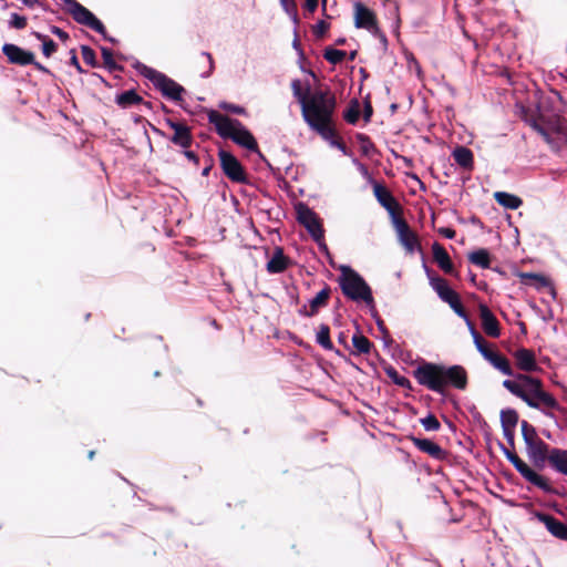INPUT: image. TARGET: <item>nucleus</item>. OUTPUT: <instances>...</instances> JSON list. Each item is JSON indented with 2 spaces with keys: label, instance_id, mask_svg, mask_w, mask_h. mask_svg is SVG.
I'll return each mask as SVG.
<instances>
[{
  "label": "nucleus",
  "instance_id": "3",
  "mask_svg": "<svg viewBox=\"0 0 567 567\" xmlns=\"http://www.w3.org/2000/svg\"><path fill=\"white\" fill-rule=\"evenodd\" d=\"M417 383L426 389L444 395L449 385L465 390L467 372L462 365L445 367L433 362H423L413 370Z\"/></svg>",
  "mask_w": 567,
  "mask_h": 567
},
{
  "label": "nucleus",
  "instance_id": "22",
  "mask_svg": "<svg viewBox=\"0 0 567 567\" xmlns=\"http://www.w3.org/2000/svg\"><path fill=\"white\" fill-rule=\"evenodd\" d=\"M483 358L487 360L496 370L508 377H515L509 360L499 351L491 348Z\"/></svg>",
  "mask_w": 567,
  "mask_h": 567
},
{
  "label": "nucleus",
  "instance_id": "28",
  "mask_svg": "<svg viewBox=\"0 0 567 567\" xmlns=\"http://www.w3.org/2000/svg\"><path fill=\"white\" fill-rule=\"evenodd\" d=\"M289 265V258L284 254L281 247H276L272 257L267 262V271L270 274L284 272Z\"/></svg>",
  "mask_w": 567,
  "mask_h": 567
},
{
  "label": "nucleus",
  "instance_id": "17",
  "mask_svg": "<svg viewBox=\"0 0 567 567\" xmlns=\"http://www.w3.org/2000/svg\"><path fill=\"white\" fill-rule=\"evenodd\" d=\"M330 296L331 288L328 285H324V287L316 295V297L309 301V308L303 306L299 310V313L303 317H315L321 308L328 306Z\"/></svg>",
  "mask_w": 567,
  "mask_h": 567
},
{
  "label": "nucleus",
  "instance_id": "7",
  "mask_svg": "<svg viewBox=\"0 0 567 567\" xmlns=\"http://www.w3.org/2000/svg\"><path fill=\"white\" fill-rule=\"evenodd\" d=\"M145 76L165 97L175 102L182 101V94L185 92V89L173 79L154 69H147Z\"/></svg>",
  "mask_w": 567,
  "mask_h": 567
},
{
  "label": "nucleus",
  "instance_id": "16",
  "mask_svg": "<svg viewBox=\"0 0 567 567\" xmlns=\"http://www.w3.org/2000/svg\"><path fill=\"white\" fill-rule=\"evenodd\" d=\"M480 318L484 332L491 338L501 336V327L497 318L485 303H480Z\"/></svg>",
  "mask_w": 567,
  "mask_h": 567
},
{
  "label": "nucleus",
  "instance_id": "13",
  "mask_svg": "<svg viewBox=\"0 0 567 567\" xmlns=\"http://www.w3.org/2000/svg\"><path fill=\"white\" fill-rule=\"evenodd\" d=\"M354 24L357 28L365 29L372 34L380 33L375 13L362 2L354 3Z\"/></svg>",
  "mask_w": 567,
  "mask_h": 567
},
{
  "label": "nucleus",
  "instance_id": "48",
  "mask_svg": "<svg viewBox=\"0 0 567 567\" xmlns=\"http://www.w3.org/2000/svg\"><path fill=\"white\" fill-rule=\"evenodd\" d=\"M28 20L25 17L18 13H12L9 20V27L17 30H22L27 27Z\"/></svg>",
  "mask_w": 567,
  "mask_h": 567
},
{
  "label": "nucleus",
  "instance_id": "30",
  "mask_svg": "<svg viewBox=\"0 0 567 567\" xmlns=\"http://www.w3.org/2000/svg\"><path fill=\"white\" fill-rule=\"evenodd\" d=\"M548 463L558 473L567 475V450L551 449Z\"/></svg>",
  "mask_w": 567,
  "mask_h": 567
},
{
  "label": "nucleus",
  "instance_id": "34",
  "mask_svg": "<svg viewBox=\"0 0 567 567\" xmlns=\"http://www.w3.org/2000/svg\"><path fill=\"white\" fill-rule=\"evenodd\" d=\"M495 200L507 209H517L523 205L522 198L506 192H496L494 194Z\"/></svg>",
  "mask_w": 567,
  "mask_h": 567
},
{
  "label": "nucleus",
  "instance_id": "39",
  "mask_svg": "<svg viewBox=\"0 0 567 567\" xmlns=\"http://www.w3.org/2000/svg\"><path fill=\"white\" fill-rule=\"evenodd\" d=\"M33 35L42 42V53L45 58H50L56 52L58 45L51 38L40 32H33Z\"/></svg>",
  "mask_w": 567,
  "mask_h": 567
},
{
  "label": "nucleus",
  "instance_id": "31",
  "mask_svg": "<svg viewBox=\"0 0 567 567\" xmlns=\"http://www.w3.org/2000/svg\"><path fill=\"white\" fill-rule=\"evenodd\" d=\"M518 277L520 281L525 285H533L537 289L545 288L551 286L550 279L542 274L535 272H519Z\"/></svg>",
  "mask_w": 567,
  "mask_h": 567
},
{
  "label": "nucleus",
  "instance_id": "27",
  "mask_svg": "<svg viewBox=\"0 0 567 567\" xmlns=\"http://www.w3.org/2000/svg\"><path fill=\"white\" fill-rule=\"evenodd\" d=\"M430 282L432 288L444 302L450 303L452 300L458 297V293L449 286L444 278L440 276H433L430 277Z\"/></svg>",
  "mask_w": 567,
  "mask_h": 567
},
{
  "label": "nucleus",
  "instance_id": "26",
  "mask_svg": "<svg viewBox=\"0 0 567 567\" xmlns=\"http://www.w3.org/2000/svg\"><path fill=\"white\" fill-rule=\"evenodd\" d=\"M538 518L553 536L567 542V525L565 523L549 514H539Z\"/></svg>",
  "mask_w": 567,
  "mask_h": 567
},
{
  "label": "nucleus",
  "instance_id": "41",
  "mask_svg": "<svg viewBox=\"0 0 567 567\" xmlns=\"http://www.w3.org/2000/svg\"><path fill=\"white\" fill-rule=\"evenodd\" d=\"M520 427H522L523 440L526 445H528L533 442L535 443V441L540 439L537 434L535 426L532 425L530 423H528L527 421L523 420L520 422Z\"/></svg>",
  "mask_w": 567,
  "mask_h": 567
},
{
  "label": "nucleus",
  "instance_id": "14",
  "mask_svg": "<svg viewBox=\"0 0 567 567\" xmlns=\"http://www.w3.org/2000/svg\"><path fill=\"white\" fill-rule=\"evenodd\" d=\"M409 440L420 452L427 454L436 461H446L449 458L450 453L430 439L411 435Z\"/></svg>",
  "mask_w": 567,
  "mask_h": 567
},
{
  "label": "nucleus",
  "instance_id": "11",
  "mask_svg": "<svg viewBox=\"0 0 567 567\" xmlns=\"http://www.w3.org/2000/svg\"><path fill=\"white\" fill-rule=\"evenodd\" d=\"M373 193L379 204L390 214L392 221L403 216L402 206L383 184L374 183Z\"/></svg>",
  "mask_w": 567,
  "mask_h": 567
},
{
  "label": "nucleus",
  "instance_id": "9",
  "mask_svg": "<svg viewBox=\"0 0 567 567\" xmlns=\"http://www.w3.org/2000/svg\"><path fill=\"white\" fill-rule=\"evenodd\" d=\"M392 223L399 241L404 247L406 252L413 254L415 250H422L417 234L411 229L410 225L403 216L396 218Z\"/></svg>",
  "mask_w": 567,
  "mask_h": 567
},
{
  "label": "nucleus",
  "instance_id": "1",
  "mask_svg": "<svg viewBox=\"0 0 567 567\" xmlns=\"http://www.w3.org/2000/svg\"><path fill=\"white\" fill-rule=\"evenodd\" d=\"M293 96L301 105V114L308 126L322 138H331L336 135L333 114L337 100L330 90H317L311 92L310 86L302 87L301 81L291 82Z\"/></svg>",
  "mask_w": 567,
  "mask_h": 567
},
{
  "label": "nucleus",
  "instance_id": "46",
  "mask_svg": "<svg viewBox=\"0 0 567 567\" xmlns=\"http://www.w3.org/2000/svg\"><path fill=\"white\" fill-rule=\"evenodd\" d=\"M81 53H82L83 61L86 64H89L93 68L97 65L96 55L92 48H90L89 45H82Z\"/></svg>",
  "mask_w": 567,
  "mask_h": 567
},
{
  "label": "nucleus",
  "instance_id": "8",
  "mask_svg": "<svg viewBox=\"0 0 567 567\" xmlns=\"http://www.w3.org/2000/svg\"><path fill=\"white\" fill-rule=\"evenodd\" d=\"M297 219L306 227L311 237L320 243L323 240L324 230L318 215L310 209L307 205L299 204L297 207Z\"/></svg>",
  "mask_w": 567,
  "mask_h": 567
},
{
  "label": "nucleus",
  "instance_id": "40",
  "mask_svg": "<svg viewBox=\"0 0 567 567\" xmlns=\"http://www.w3.org/2000/svg\"><path fill=\"white\" fill-rule=\"evenodd\" d=\"M360 117V103L357 99L351 100L348 109L343 113V118L349 124H355Z\"/></svg>",
  "mask_w": 567,
  "mask_h": 567
},
{
  "label": "nucleus",
  "instance_id": "61",
  "mask_svg": "<svg viewBox=\"0 0 567 567\" xmlns=\"http://www.w3.org/2000/svg\"><path fill=\"white\" fill-rule=\"evenodd\" d=\"M318 8V0H305V9L313 13Z\"/></svg>",
  "mask_w": 567,
  "mask_h": 567
},
{
  "label": "nucleus",
  "instance_id": "44",
  "mask_svg": "<svg viewBox=\"0 0 567 567\" xmlns=\"http://www.w3.org/2000/svg\"><path fill=\"white\" fill-rule=\"evenodd\" d=\"M285 12L290 16L295 24H299L298 6L296 0H279Z\"/></svg>",
  "mask_w": 567,
  "mask_h": 567
},
{
  "label": "nucleus",
  "instance_id": "63",
  "mask_svg": "<svg viewBox=\"0 0 567 567\" xmlns=\"http://www.w3.org/2000/svg\"><path fill=\"white\" fill-rule=\"evenodd\" d=\"M31 65H33L38 71L40 72H43V73H50V70L48 68H45L44 65H42L40 62L35 61L34 60V63H30Z\"/></svg>",
  "mask_w": 567,
  "mask_h": 567
},
{
  "label": "nucleus",
  "instance_id": "21",
  "mask_svg": "<svg viewBox=\"0 0 567 567\" xmlns=\"http://www.w3.org/2000/svg\"><path fill=\"white\" fill-rule=\"evenodd\" d=\"M515 470L529 483L537 486L542 491L546 493H551L553 487L550 486L548 480L538 473H536L533 468H530L524 461L518 464V467Z\"/></svg>",
  "mask_w": 567,
  "mask_h": 567
},
{
  "label": "nucleus",
  "instance_id": "37",
  "mask_svg": "<svg viewBox=\"0 0 567 567\" xmlns=\"http://www.w3.org/2000/svg\"><path fill=\"white\" fill-rule=\"evenodd\" d=\"M519 420V415L514 409H505L501 411L502 427L515 429Z\"/></svg>",
  "mask_w": 567,
  "mask_h": 567
},
{
  "label": "nucleus",
  "instance_id": "49",
  "mask_svg": "<svg viewBox=\"0 0 567 567\" xmlns=\"http://www.w3.org/2000/svg\"><path fill=\"white\" fill-rule=\"evenodd\" d=\"M329 28H330V23H328L324 20H319L312 27V32H313L316 38L321 39V38H323L326 35V33L328 32Z\"/></svg>",
  "mask_w": 567,
  "mask_h": 567
},
{
  "label": "nucleus",
  "instance_id": "23",
  "mask_svg": "<svg viewBox=\"0 0 567 567\" xmlns=\"http://www.w3.org/2000/svg\"><path fill=\"white\" fill-rule=\"evenodd\" d=\"M483 358L487 360L496 370L508 377H515L509 360L499 351L491 348Z\"/></svg>",
  "mask_w": 567,
  "mask_h": 567
},
{
  "label": "nucleus",
  "instance_id": "42",
  "mask_svg": "<svg viewBox=\"0 0 567 567\" xmlns=\"http://www.w3.org/2000/svg\"><path fill=\"white\" fill-rule=\"evenodd\" d=\"M347 56V52L342 50L334 49L332 47H327L323 51V58L331 64L341 63Z\"/></svg>",
  "mask_w": 567,
  "mask_h": 567
},
{
  "label": "nucleus",
  "instance_id": "45",
  "mask_svg": "<svg viewBox=\"0 0 567 567\" xmlns=\"http://www.w3.org/2000/svg\"><path fill=\"white\" fill-rule=\"evenodd\" d=\"M420 423L426 431H439L441 429V423L434 414L421 419Z\"/></svg>",
  "mask_w": 567,
  "mask_h": 567
},
{
  "label": "nucleus",
  "instance_id": "6",
  "mask_svg": "<svg viewBox=\"0 0 567 567\" xmlns=\"http://www.w3.org/2000/svg\"><path fill=\"white\" fill-rule=\"evenodd\" d=\"M65 4L66 12L79 24L85 25L95 32L103 35V38L112 43H116L114 38L107 35L104 24L84 6L76 0H62Z\"/></svg>",
  "mask_w": 567,
  "mask_h": 567
},
{
  "label": "nucleus",
  "instance_id": "43",
  "mask_svg": "<svg viewBox=\"0 0 567 567\" xmlns=\"http://www.w3.org/2000/svg\"><path fill=\"white\" fill-rule=\"evenodd\" d=\"M103 63L109 71H123V66L117 64L114 60L113 52L109 48H101Z\"/></svg>",
  "mask_w": 567,
  "mask_h": 567
},
{
  "label": "nucleus",
  "instance_id": "55",
  "mask_svg": "<svg viewBox=\"0 0 567 567\" xmlns=\"http://www.w3.org/2000/svg\"><path fill=\"white\" fill-rule=\"evenodd\" d=\"M505 439L508 444L514 449L515 446V429L502 427Z\"/></svg>",
  "mask_w": 567,
  "mask_h": 567
},
{
  "label": "nucleus",
  "instance_id": "52",
  "mask_svg": "<svg viewBox=\"0 0 567 567\" xmlns=\"http://www.w3.org/2000/svg\"><path fill=\"white\" fill-rule=\"evenodd\" d=\"M327 141H330L331 142V145L336 146L338 150H340L344 155H348V146L346 145V143L340 138L338 137V135L336 134L333 137L331 138H326Z\"/></svg>",
  "mask_w": 567,
  "mask_h": 567
},
{
  "label": "nucleus",
  "instance_id": "20",
  "mask_svg": "<svg viewBox=\"0 0 567 567\" xmlns=\"http://www.w3.org/2000/svg\"><path fill=\"white\" fill-rule=\"evenodd\" d=\"M527 454L533 461L535 466L542 468L546 461H549L550 450L549 445L542 439L526 445Z\"/></svg>",
  "mask_w": 567,
  "mask_h": 567
},
{
  "label": "nucleus",
  "instance_id": "58",
  "mask_svg": "<svg viewBox=\"0 0 567 567\" xmlns=\"http://www.w3.org/2000/svg\"><path fill=\"white\" fill-rule=\"evenodd\" d=\"M439 233L447 239H453L456 236V231L450 227H442Z\"/></svg>",
  "mask_w": 567,
  "mask_h": 567
},
{
  "label": "nucleus",
  "instance_id": "57",
  "mask_svg": "<svg viewBox=\"0 0 567 567\" xmlns=\"http://www.w3.org/2000/svg\"><path fill=\"white\" fill-rule=\"evenodd\" d=\"M372 114H373V107L371 105V102L370 101H365L364 102V107H363V120L365 122H370Z\"/></svg>",
  "mask_w": 567,
  "mask_h": 567
},
{
  "label": "nucleus",
  "instance_id": "38",
  "mask_svg": "<svg viewBox=\"0 0 567 567\" xmlns=\"http://www.w3.org/2000/svg\"><path fill=\"white\" fill-rule=\"evenodd\" d=\"M384 372L394 384L408 390L413 389L411 381L408 378L401 375L393 367H386Z\"/></svg>",
  "mask_w": 567,
  "mask_h": 567
},
{
  "label": "nucleus",
  "instance_id": "32",
  "mask_svg": "<svg viewBox=\"0 0 567 567\" xmlns=\"http://www.w3.org/2000/svg\"><path fill=\"white\" fill-rule=\"evenodd\" d=\"M116 104L122 109H128L143 102V97L135 90H128L115 97Z\"/></svg>",
  "mask_w": 567,
  "mask_h": 567
},
{
  "label": "nucleus",
  "instance_id": "51",
  "mask_svg": "<svg viewBox=\"0 0 567 567\" xmlns=\"http://www.w3.org/2000/svg\"><path fill=\"white\" fill-rule=\"evenodd\" d=\"M220 107L227 112H230L233 114L244 115L246 114L245 107L231 103H224L220 105Z\"/></svg>",
  "mask_w": 567,
  "mask_h": 567
},
{
  "label": "nucleus",
  "instance_id": "60",
  "mask_svg": "<svg viewBox=\"0 0 567 567\" xmlns=\"http://www.w3.org/2000/svg\"><path fill=\"white\" fill-rule=\"evenodd\" d=\"M203 56H205L207 60H208V63H209V68H208V71L206 73V75H210L215 69V64H214V59H213V55L209 53V52H203L202 53Z\"/></svg>",
  "mask_w": 567,
  "mask_h": 567
},
{
  "label": "nucleus",
  "instance_id": "12",
  "mask_svg": "<svg viewBox=\"0 0 567 567\" xmlns=\"http://www.w3.org/2000/svg\"><path fill=\"white\" fill-rule=\"evenodd\" d=\"M166 125L173 130V134L168 140L176 146L183 150L189 148L194 143L192 130L183 122H177L172 118L165 120Z\"/></svg>",
  "mask_w": 567,
  "mask_h": 567
},
{
  "label": "nucleus",
  "instance_id": "25",
  "mask_svg": "<svg viewBox=\"0 0 567 567\" xmlns=\"http://www.w3.org/2000/svg\"><path fill=\"white\" fill-rule=\"evenodd\" d=\"M433 259L445 274L455 275L454 265L446 249L437 241L432 245Z\"/></svg>",
  "mask_w": 567,
  "mask_h": 567
},
{
  "label": "nucleus",
  "instance_id": "35",
  "mask_svg": "<svg viewBox=\"0 0 567 567\" xmlns=\"http://www.w3.org/2000/svg\"><path fill=\"white\" fill-rule=\"evenodd\" d=\"M468 260L484 269H488L491 267V255L485 248H481L471 252L468 255Z\"/></svg>",
  "mask_w": 567,
  "mask_h": 567
},
{
  "label": "nucleus",
  "instance_id": "62",
  "mask_svg": "<svg viewBox=\"0 0 567 567\" xmlns=\"http://www.w3.org/2000/svg\"><path fill=\"white\" fill-rule=\"evenodd\" d=\"M466 322V326L471 332L472 336H474L475 332H478L474 322L470 319L468 315L466 316V318H463Z\"/></svg>",
  "mask_w": 567,
  "mask_h": 567
},
{
  "label": "nucleus",
  "instance_id": "64",
  "mask_svg": "<svg viewBox=\"0 0 567 567\" xmlns=\"http://www.w3.org/2000/svg\"><path fill=\"white\" fill-rule=\"evenodd\" d=\"M358 140L361 142V143H367L369 144V146H372V143H371V140L369 136L364 135V134H359L358 135Z\"/></svg>",
  "mask_w": 567,
  "mask_h": 567
},
{
  "label": "nucleus",
  "instance_id": "2",
  "mask_svg": "<svg viewBox=\"0 0 567 567\" xmlns=\"http://www.w3.org/2000/svg\"><path fill=\"white\" fill-rule=\"evenodd\" d=\"M503 386L529 408L542 411L548 417H554L553 410H561L554 395L545 391L543 381L530 374L517 373L515 380H504Z\"/></svg>",
  "mask_w": 567,
  "mask_h": 567
},
{
  "label": "nucleus",
  "instance_id": "56",
  "mask_svg": "<svg viewBox=\"0 0 567 567\" xmlns=\"http://www.w3.org/2000/svg\"><path fill=\"white\" fill-rule=\"evenodd\" d=\"M71 58H70V64L73 65L79 73H84L85 71L82 69L81 64L79 63L76 52L74 49L70 51Z\"/></svg>",
  "mask_w": 567,
  "mask_h": 567
},
{
  "label": "nucleus",
  "instance_id": "59",
  "mask_svg": "<svg viewBox=\"0 0 567 567\" xmlns=\"http://www.w3.org/2000/svg\"><path fill=\"white\" fill-rule=\"evenodd\" d=\"M183 154L188 161L193 162L195 165H198L199 158L195 152L190 151L189 148H186L183 151Z\"/></svg>",
  "mask_w": 567,
  "mask_h": 567
},
{
  "label": "nucleus",
  "instance_id": "47",
  "mask_svg": "<svg viewBox=\"0 0 567 567\" xmlns=\"http://www.w3.org/2000/svg\"><path fill=\"white\" fill-rule=\"evenodd\" d=\"M472 337L476 349L482 355H484L492 348L480 332H475Z\"/></svg>",
  "mask_w": 567,
  "mask_h": 567
},
{
  "label": "nucleus",
  "instance_id": "50",
  "mask_svg": "<svg viewBox=\"0 0 567 567\" xmlns=\"http://www.w3.org/2000/svg\"><path fill=\"white\" fill-rule=\"evenodd\" d=\"M449 306L454 310V312L461 317V318H466L467 316V312L461 301V298L460 296L457 298H455L454 300H452Z\"/></svg>",
  "mask_w": 567,
  "mask_h": 567
},
{
  "label": "nucleus",
  "instance_id": "36",
  "mask_svg": "<svg viewBox=\"0 0 567 567\" xmlns=\"http://www.w3.org/2000/svg\"><path fill=\"white\" fill-rule=\"evenodd\" d=\"M317 342L320 344L324 350L332 351L334 350L333 343L330 339V328L329 326L322 323L319 326V330L317 332Z\"/></svg>",
  "mask_w": 567,
  "mask_h": 567
},
{
  "label": "nucleus",
  "instance_id": "24",
  "mask_svg": "<svg viewBox=\"0 0 567 567\" xmlns=\"http://www.w3.org/2000/svg\"><path fill=\"white\" fill-rule=\"evenodd\" d=\"M483 358L487 360L496 370L508 377H515L509 360L499 351L491 348Z\"/></svg>",
  "mask_w": 567,
  "mask_h": 567
},
{
  "label": "nucleus",
  "instance_id": "33",
  "mask_svg": "<svg viewBox=\"0 0 567 567\" xmlns=\"http://www.w3.org/2000/svg\"><path fill=\"white\" fill-rule=\"evenodd\" d=\"M352 346L354 348L352 353L355 355L369 354L371 352V350L373 349V343L365 336H363L360 331H357L352 336Z\"/></svg>",
  "mask_w": 567,
  "mask_h": 567
},
{
  "label": "nucleus",
  "instance_id": "4",
  "mask_svg": "<svg viewBox=\"0 0 567 567\" xmlns=\"http://www.w3.org/2000/svg\"><path fill=\"white\" fill-rule=\"evenodd\" d=\"M208 121L215 126L217 134L221 138H229L239 146L257 153L261 158H264L256 138L240 121L231 118L217 111H210L208 113Z\"/></svg>",
  "mask_w": 567,
  "mask_h": 567
},
{
  "label": "nucleus",
  "instance_id": "15",
  "mask_svg": "<svg viewBox=\"0 0 567 567\" xmlns=\"http://www.w3.org/2000/svg\"><path fill=\"white\" fill-rule=\"evenodd\" d=\"M2 53L7 56L11 64L25 66L34 63V53L20 48L17 44L6 43L2 47Z\"/></svg>",
  "mask_w": 567,
  "mask_h": 567
},
{
  "label": "nucleus",
  "instance_id": "18",
  "mask_svg": "<svg viewBox=\"0 0 567 567\" xmlns=\"http://www.w3.org/2000/svg\"><path fill=\"white\" fill-rule=\"evenodd\" d=\"M522 118L535 132L543 136L546 142L550 141V132L545 121V117L542 114H539L537 111L523 110Z\"/></svg>",
  "mask_w": 567,
  "mask_h": 567
},
{
  "label": "nucleus",
  "instance_id": "53",
  "mask_svg": "<svg viewBox=\"0 0 567 567\" xmlns=\"http://www.w3.org/2000/svg\"><path fill=\"white\" fill-rule=\"evenodd\" d=\"M50 31L52 34L56 35L62 42H66L70 39L69 33L56 25H51Z\"/></svg>",
  "mask_w": 567,
  "mask_h": 567
},
{
  "label": "nucleus",
  "instance_id": "10",
  "mask_svg": "<svg viewBox=\"0 0 567 567\" xmlns=\"http://www.w3.org/2000/svg\"><path fill=\"white\" fill-rule=\"evenodd\" d=\"M224 174L235 183H247V174L240 162L229 152L220 150L218 153Z\"/></svg>",
  "mask_w": 567,
  "mask_h": 567
},
{
  "label": "nucleus",
  "instance_id": "29",
  "mask_svg": "<svg viewBox=\"0 0 567 567\" xmlns=\"http://www.w3.org/2000/svg\"><path fill=\"white\" fill-rule=\"evenodd\" d=\"M455 163L464 169L472 171L474 167L473 152L466 146H456L452 152Z\"/></svg>",
  "mask_w": 567,
  "mask_h": 567
},
{
  "label": "nucleus",
  "instance_id": "19",
  "mask_svg": "<svg viewBox=\"0 0 567 567\" xmlns=\"http://www.w3.org/2000/svg\"><path fill=\"white\" fill-rule=\"evenodd\" d=\"M513 357L515 359L516 367L526 374L539 370L536 355L533 350L519 348L513 353Z\"/></svg>",
  "mask_w": 567,
  "mask_h": 567
},
{
  "label": "nucleus",
  "instance_id": "54",
  "mask_svg": "<svg viewBox=\"0 0 567 567\" xmlns=\"http://www.w3.org/2000/svg\"><path fill=\"white\" fill-rule=\"evenodd\" d=\"M505 455L514 467H518V464L523 462V460L515 452L505 450Z\"/></svg>",
  "mask_w": 567,
  "mask_h": 567
},
{
  "label": "nucleus",
  "instance_id": "5",
  "mask_svg": "<svg viewBox=\"0 0 567 567\" xmlns=\"http://www.w3.org/2000/svg\"><path fill=\"white\" fill-rule=\"evenodd\" d=\"M338 282L342 293L350 300L363 301L368 306L374 305L372 290L363 277L350 266L340 267Z\"/></svg>",
  "mask_w": 567,
  "mask_h": 567
}]
</instances>
